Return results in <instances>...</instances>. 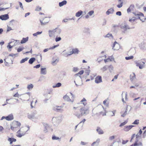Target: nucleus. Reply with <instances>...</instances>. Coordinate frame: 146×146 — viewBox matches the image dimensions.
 <instances>
[{
  "label": "nucleus",
  "mask_w": 146,
  "mask_h": 146,
  "mask_svg": "<svg viewBox=\"0 0 146 146\" xmlns=\"http://www.w3.org/2000/svg\"><path fill=\"white\" fill-rule=\"evenodd\" d=\"M133 13L135 16H143V14L141 13L135 12H133Z\"/></svg>",
  "instance_id": "nucleus-32"
},
{
  "label": "nucleus",
  "mask_w": 146,
  "mask_h": 146,
  "mask_svg": "<svg viewBox=\"0 0 146 146\" xmlns=\"http://www.w3.org/2000/svg\"><path fill=\"white\" fill-rule=\"evenodd\" d=\"M63 98L64 100L67 101L71 102H73V100H72L71 99H70V98L67 95H65L63 97Z\"/></svg>",
  "instance_id": "nucleus-20"
},
{
  "label": "nucleus",
  "mask_w": 146,
  "mask_h": 146,
  "mask_svg": "<svg viewBox=\"0 0 146 146\" xmlns=\"http://www.w3.org/2000/svg\"><path fill=\"white\" fill-rule=\"evenodd\" d=\"M142 133V131L141 129H140L138 132V133L136 135V139L137 140V138L139 137Z\"/></svg>",
  "instance_id": "nucleus-36"
},
{
  "label": "nucleus",
  "mask_w": 146,
  "mask_h": 146,
  "mask_svg": "<svg viewBox=\"0 0 146 146\" xmlns=\"http://www.w3.org/2000/svg\"><path fill=\"white\" fill-rule=\"evenodd\" d=\"M135 78V75L134 73H133L132 75H131L130 76V79L131 81H133Z\"/></svg>",
  "instance_id": "nucleus-33"
},
{
  "label": "nucleus",
  "mask_w": 146,
  "mask_h": 146,
  "mask_svg": "<svg viewBox=\"0 0 146 146\" xmlns=\"http://www.w3.org/2000/svg\"><path fill=\"white\" fill-rule=\"evenodd\" d=\"M60 138L57 137H56L55 135H53L52 137V139L54 140H60Z\"/></svg>",
  "instance_id": "nucleus-40"
},
{
  "label": "nucleus",
  "mask_w": 146,
  "mask_h": 146,
  "mask_svg": "<svg viewBox=\"0 0 146 146\" xmlns=\"http://www.w3.org/2000/svg\"><path fill=\"white\" fill-rule=\"evenodd\" d=\"M146 137V131H145V130L143 133L142 137H143V138H145Z\"/></svg>",
  "instance_id": "nucleus-62"
},
{
  "label": "nucleus",
  "mask_w": 146,
  "mask_h": 146,
  "mask_svg": "<svg viewBox=\"0 0 146 146\" xmlns=\"http://www.w3.org/2000/svg\"><path fill=\"white\" fill-rule=\"evenodd\" d=\"M95 82L96 83H99L102 82V77L100 76H97L95 78Z\"/></svg>",
  "instance_id": "nucleus-9"
},
{
  "label": "nucleus",
  "mask_w": 146,
  "mask_h": 146,
  "mask_svg": "<svg viewBox=\"0 0 146 146\" xmlns=\"http://www.w3.org/2000/svg\"><path fill=\"white\" fill-rule=\"evenodd\" d=\"M21 95H19L18 92H17L16 94L13 95V97H15L19 98V96H20Z\"/></svg>",
  "instance_id": "nucleus-55"
},
{
  "label": "nucleus",
  "mask_w": 146,
  "mask_h": 146,
  "mask_svg": "<svg viewBox=\"0 0 146 146\" xmlns=\"http://www.w3.org/2000/svg\"><path fill=\"white\" fill-rule=\"evenodd\" d=\"M14 119L13 115L12 114L9 115L8 116H6V119L7 121H11Z\"/></svg>",
  "instance_id": "nucleus-18"
},
{
  "label": "nucleus",
  "mask_w": 146,
  "mask_h": 146,
  "mask_svg": "<svg viewBox=\"0 0 146 146\" xmlns=\"http://www.w3.org/2000/svg\"><path fill=\"white\" fill-rule=\"evenodd\" d=\"M27 128L26 127H23V128H21L19 130H21V133H23V132H25V135L26 134V133L28 131V130L29 129V127L28 129L27 130Z\"/></svg>",
  "instance_id": "nucleus-23"
},
{
  "label": "nucleus",
  "mask_w": 146,
  "mask_h": 146,
  "mask_svg": "<svg viewBox=\"0 0 146 146\" xmlns=\"http://www.w3.org/2000/svg\"><path fill=\"white\" fill-rule=\"evenodd\" d=\"M134 127V125H130L128 126H124L123 128V130L126 132L128 131L131 129L133 127Z\"/></svg>",
  "instance_id": "nucleus-11"
},
{
  "label": "nucleus",
  "mask_w": 146,
  "mask_h": 146,
  "mask_svg": "<svg viewBox=\"0 0 146 146\" xmlns=\"http://www.w3.org/2000/svg\"><path fill=\"white\" fill-rule=\"evenodd\" d=\"M129 94L130 97L133 98L135 97L136 95L135 94L131 92Z\"/></svg>",
  "instance_id": "nucleus-42"
},
{
  "label": "nucleus",
  "mask_w": 146,
  "mask_h": 146,
  "mask_svg": "<svg viewBox=\"0 0 146 146\" xmlns=\"http://www.w3.org/2000/svg\"><path fill=\"white\" fill-rule=\"evenodd\" d=\"M127 122V121H125L124 122L121 123L119 125V126L120 127H122V126H123L125 125Z\"/></svg>",
  "instance_id": "nucleus-53"
},
{
  "label": "nucleus",
  "mask_w": 146,
  "mask_h": 146,
  "mask_svg": "<svg viewBox=\"0 0 146 146\" xmlns=\"http://www.w3.org/2000/svg\"><path fill=\"white\" fill-rule=\"evenodd\" d=\"M55 29V36H57L60 34L61 32V30L60 29L58 28H56Z\"/></svg>",
  "instance_id": "nucleus-16"
},
{
  "label": "nucleus",
  "mask_w": 146,
  "mask_h": 146,
  "mask_svg": "<svg viewBox=\"0 0 146 146\" xmlns=\"http://www.w3.org/2000/svg\"><path fill=\"white\" fill-rule=\"evenodd\" d=\"M100 142V139L99 138L96 141L93 142L91 144V146H98Z\"/></svg>",
  "instance_id": "nucleus-17"
},
{
  "label": "nucleus",
  "mask_w": 146,
  "mask_h": 146,
  "mask_svg": "<svg viewBox=\"0 0 146 146\" xmlns=\"http://www.w3.org/2000/svg\"><path fill=\"white\" fill-rule=\"evenodd\" d=\"M62 84L58 82L55 85H53L52 86L53 88H55L56 87H59L61 86Z\"/></svg>",
  "instance_id": "nucleus-35"
},
{
  "label": "nucleus",
  "mask_w": 146,
  "mask_h": 146,
  "mask_svg": "<svg viewBox=\"0 0 146 146\" xmlns=\"http://www.w3.org/2000/svg\"><path fill=\"white\" fill-rule=\"evenodd\" d=\"M25 135V132L21 133V130H19L17 133L16 136L19 137H21Z\"/></svg>",
  "instance_id": "nucleus-13"
},
{
  "label": "nucleus",
  "mask_w": 146,
  "mask_h": 146,
  "mask_svg": "<svg viewBox=\"0 0 146 146\" xmlns=\"http://www.w3.org/2000/svg\"><path fill=\"white\" fill-rule=\"evenodd\" d=\"M116 15H117L120 16L121 15V12L120 11H117L116 13Z\"/></svg>",
  "instance_id": "nucleus-63"
},
{
  "label": "nucleus",
  "mask_w": 146,
  "mask_h": 146,
  "mask_svg": "<svg viewBox=\"0 0 146 146\" xmlns=\"http://www.w3.org/2000/svg\"><path fill=\"white\" fill-rule=\"evenodd\" d=\"M61 110V107H60L57 106L56 107V108H54V110L56 111L60 110Z\"/></svg>",
  "instance_id": "nucleus-51"
},
{
  "label": "nucleus",
  "mask_w": 146,
  "mask_h": 146,
  "mask_svg": "<svg viewBox=\"0 0 146 146\" xmlns=\"http://www.w3.org/2000/svg\"><path fill=\"white\" fill-rule=\"evenodd\" d=\"M96 131L99 134H102L104 133L103 131L99 127H97Z\"/></svg>",
  "instance_id": "nucleus-21"
},
{
  "label": "nucleus",
  "mask_w": 146,
  "mask_h": 146,
  "mask_svg": "<svg viewBox=\"0 0 146 146\" xmlns=\"http://www.w3.org/2000/svg\"><path fill=\"white\" fill-rule=\"evenodd\" d=\"M108 68L110 72H112L113 69V66L112 65H110L109 66Z\"/></svg>",
  "instance_id": "nucleus-41"
},
{
  "label": "nucleus",
  "mask_w": 146,
  "mask_h": 146,
  "mask_svg": "<svg viewBox=\"0 0 146 146\" xmlns=\"http://www.w3.org/2000/svg\"><path fill=\"white\" fill-rule=\"evenodd\" d=\"M109 59L110 61H112L114 60V58H113V56H110L109 58Z\"/></svg>",
  "instance_id": "nucleus-58"
},
{
  "label": "nucleus",
  "mask_w": 146,
  "mask_h": 146,
  "mask_svg": "<svg viewBox=\"0 0 146 146\" xmlns=\"http://www.w3.org/2000/svg\"><path fill=\"white\" fill-rule=\"evenodd\" d=\"M33 87V85L32 84H30L27 86V89L29 90H31Z\"/></svg>",
  "instance_id": "nucleus-39"
},
{
  "label": "nucleus",
  "mask_w": 146,
  "mask_h": 146,
  "mask_svg": "<svg viewBox=\"0 0 146 146\" xmlns=\"http://www.w3.org/2000/svg\"><path fill=\"white\" fill-rule=\"evenodd\" d=\"M19 5L20 7L23 10H24L23 7L22 5V3L20 2H19Z\"/></svg>",
  "instance_id": "nucleus-57"
},
{
  "label": "nucleus",
  "mask_w": 146,
  "mask_h": 146,
  "mask_svg": "<svg viewBox=\"0 0 146 146\" xmlns=\"http://www.w3.org/2000/svg\"><path fill=\"white\" fill-rule=\"evenodd\" d=\"M94 13V11H90L88 13V14L90 16H91Z\"/></svg>",
  "instance_id": "nucleus-52"
},
{
  "label": "nucleus",
  "mask_w": 146,
  "mask_h": 146,
  "mask_svg": "<svg viewBox=\"0 0 146 146\" xmlns=\"http://www.w3.org/2000/svg\"><path fill=\"white\" fill-rule=\"evenodd\" d=\"M98 110H101L100 112L96 113V115H102V116H104L106 115V110L104 109L103 107L101 106L98 107Z\"/></svg>",
  "instance_id": "nucleus-3"
},
{
  "label": "nucleus",
  "mask_w": 146,
  "mask_h": 146,
  "mask_svg": "<svg viewBox=\"0 0 146 146\" xmlns=\"http://www.w3.org/2000/svg\"><path fill=\"white\" fill-rule=\"evenodd\" d=\"M25 49L24 48L22 47H20L19 48L17 49V51L18 52H20L21 51Z\"/></svg>",
  "instance_id": "nucleus-44"
},
{
  "label": "nucleus",
  "mask_w": 146,
  "mask_h": 146,
  "mask_svg": "<svg viewBox=\"0 0 146 146\" xmlns=\"http://www.w3.org/2000/svg\"><path fill=\"white\" fill-rule=\"evenodd\" d=\"M78 70V68L77 67H74L73 68L72 71L74 72H76Z\"/></svg>",
  "instance_id": "nucleus-60"
},
{
  "label": "nucleus",
  "mask_w": 146,
  "mask_h": 146,
  "mask_svg": "<svg viewBox=\"0 0 146 146\" xmlns=\"http://www.w3.org/2000/svg\"><path fill=\"white\" fill-rule=\"evenodd\" d=\"M44 21L41 20H40V22L41 25H44L47 23L49 21V20L46 17L45 18L43 19Z\"/></svg>",
  "instance_id": "nucleus-8"
},
{
  "label": "nucleus",
  "mask_w": 146,
  "mask_h": 146,
  "mask_svg": "<svg viewBox=\"0 0 146 146\" xmlns=\"http://www.w3.org/2000/svg\"><path fill=\"white\" fill-rule=\"evenodd\" d=\"M67 3V1L66 0H64L61 2H59V5L60 7H61L64 5H65Z\"/></svg>",
  "instance_id": "nucleus-27"
},
{
  "label": "nucleus",
  "mask_w": 146,
  "mask_h": 146,
  "mask_svg": "<svg viewBox=\"0 0 146 146\" xmlns=\"http://www.w3.org/2000/svg\"><path fill=\"white\" fill-rule=\"evenodd\" d=\"M128 108L130 109V110L131 109V107L130 106H127L126 108V110H125V112L123 114H121V116L124 117L126 115V114H127V111H128L127 110V109Z\"/></svg>",
  "instance_id": "nucleus-26"
},
{
  "label": "nucleus",
  "mask_w": 146,
  "mask_h": 146,
  "mask_svg": "<svg viewBox=\"0 0 146 146\" xmlns=\"http://www.w3.org/2000/svg\"><path fill=\"white\" fill-rule=\"evenodd\" d=\"M61 40V38L60 37H58L56 36L55 38V41L56 42H57L60 40Z\"/></svg>",
  "instance_id": "nucleus-48"
},
{
  "label": "nucleus",
  "mask_w": 146,
  "mask_h": 146,
  "mask_svg": "<svg viewBox=\"0 0 146 146\" xmlns=\"http://www.w3.org/2000/svg\"><path fill=\"white\" fill-rule=\"evenodd\" d=\"M105 37L108 38L110 39H113V36H112V35L110 33H108V34L106 35L105 36Z\"/></svg>",
  "instance_id": "nucleus-31"
},
{
  "label": "nucleus",
  "mask_w": 146,
  "mask_h": 146,
  "mask_svg": "<svg viewBox=\"0 0 146 146\" xmlns=\"http://www.w3.org/2000/svg\"><path fill=\"white\" fill-rule=\"evenodd\" d=\"M120 46L119 44L116 41H115L113 44L112 48L114 50H118Z\"/></svg>",
  "instance_id": "nucleus-7"
},
{
  "label": "nucleus",
  "mask_w": 146,
  "mask_h": 146,
  "mask_svg": "<svg viewBox=\"0 0 146 146\" xmlns=\"http://www.w3.org/2000/svg\"><path fill=\"white\" fill-rule=\"evenodd\" d=\"M134 7V6L133 5H131L129 7L127 10V11L128 13L130 12L131 9H133Z\"/></svg>",
  "instance_id": "nucleus-34"
},
{
  "label": "nucleus",
  "mask_w": 146,
  "mask_h": 146,
  "mask_svg": "<svg viewBox=\"0 0 146 146\" xmlns=\"http://www.w3.org/2000/svg\"><path fill=\"white\" fill-rule=\"evenodd\" d=\"M52 121L54 125L58 124L61 121V118L60 117H54L52 119Z\"/></svg>",
  "instance_id": "nucleus-4"
},
{
  "label": "nucleus",
  "mask_w": 146,
  "mask_h": 146,
  "mask_svg": "<svg viewBox=\"0 0 146 146\" xmlns=\"http://www.w3.org/2000/svg\"><path fill=\"white\" fill-rule=\"evenodd\" d=\"M8 140L10 142V144H12L13 142H15L16 141V139L13 138H8Z\"/></svg>",
  "instance_id": "nucleus-29"
},
{
  "label": "nucleus",
  "mask_w": 146,
  "mask_h": 146,
  "mask_svg": "<svg viewBox=\"0 0 146 146\" xmlns=\"http://www.w3.org/2000/svg\"><path fill=\"white\" fill-rule=\"evenodd\" d=\"M55 29H54L48 31L49 35L50 37H52L54 36H55Z\"/></svg>",
  "instance_id": "nucleus-10"
},
{
  "label": "nucleus",
  "mask_w": 146,
  "mask_h": 146,
  "mask_svg": "<svg viewBox=\"0 0 146 146\" xmlns=\"http://www.w3.org/2000/svg\"><path fill=\"white\" fill-rule=\"evenodd\" d=\"M102 57H103V56H100L98 58L97 60L99 63L103 60V59L102 58Z\"/></svg>",
  "instance_id": "nucleus-54"
},
{
  "label": "nucleus",
  "mask_w": 146,
  "mask_h": 146,
  "mask_svg": "<svg viewBox=\"0 0 146 146\" xmlns=\"http://www.w3.org/2000/svg\"><path fill=\"white\" fill-rule=\"evenodd\" d=\"M82 13L83 11L80 10L76 13L75 16L76 17H79L82 14Z\"/></svg>",
  "instance_id": "nucleus-30"
},
{
  "label": "nucleus",
  "mask_w": 146,
  "mask_h": 146,
  "mask_svg": "<svg viewBox=\"0 0 146 146\" xmlns=\"http://www.w3.org/2000/svg\"><path fill=\"white\" fill-rule=\"evenodd\" d=\"M44 129L43 131L45 133L47 132L50 129L49 126L47 124H44Z\"/></svg>",
  "instance_id": "nucleus-12"
},
{
  "label": "nucleus",
  "mask_w": 146,
  "mask_h": 146,
  "mask_svg": "<svg viewBox=\"0 0 146 146\" xmlns=\"http://www.w3.org/2000/svg\"><path fill=\"white\" fill-rule=\"evenodd\" d=\"M108 68L107 66H105L101 69L103 71H104L106 70Z\"/></svg>",
  "instance_id": "nucleus-45"
},
{
  "label": "nucleus",
  "mask_w": 146,
  "mask_h": 146,
  "mask_svg": "<svg viewBox=\"0 0 146 146\" xmlns=\"http://www.w3.org/2000/svg\"><path fill=\"white\" fill-rule=\"evenodd\" d=\"M114 11V9L113 8H111L108 9L106 12V13L107 15H108L110 14H112L113 13Z\"/></svg>",
  "instance_id": "nucleus-15"
},
{
  "label": "nucleus",
  "mask_w": 146,
  "mask_h": 146,
  "mask_svg": "<svg viewBox=\"0 0 146 146\" xmlns=\"http://www.w3.org/2000/svg\"><path fill=\"white\" fill-rule=\"evenodd\" d=\"M118 2L119 3L117 5V7L119 8H120L123 6V2L121 0H118Z\"/></svg>",
  "instance_id": "nucleus-28"
},
{
  "label": "nucleus",
  "mask_w": 146,
  "mask_h": 146,
  "mask_svg": "<svg viewBox=\"0 0 146 146\" xmlns=\"http://www.w3.org/2000/svg\"><path fill=\"white\" fill-rule=\"evenodd\" d=\"M41 10V7H40L38 6H37L36 7V9H35V10L36 11H40V10Z\"/></svg>",
  "instance_id": "nucleus-50"
},
{
  "label": "nucleus",
  "mask_w": 146,
  "mask_h": 146,
  "mask_svg": "<svg viewBox=\"0 0 146 146\" xmlns=\"http://www.w3.org/2000/svg\"><path fill=\"white\" fill-rule=\"evenodd\" d=\"M40 74L43 75H45L46 74V68H41Z\"/></svg>",
  "instance_id": "nucleus-24"
},
{
  "label": "nucleus",
  "mask_w": 146,
  "mask_h": 146,
  "mask_svg": "<svg viewBox=\"0 0 146 146\" xmlns=\"http://www.w3.org/2000/svg\"><path fill=\"white\" fill-rule=\"evenodd\" d=\"M90 72V70H86L85 73H86L87 76H88Z\"/></svg>",
  "instance_id": "nucleus-61"
},
{
  "label": "nucleus",
  "mask_w": 146,
  "mask_h": 146,
  "mask_svg": "<svg viewBox=\"0 0 146 146\" xmlns=\"http://www.w3.org/2000/svg\"><path fill=\"white\" fill-rule=\"evenodd\" d=\"M120 28L121 29L122 32L125 33L127 30L130 29L131 28L127 23H123L120 26Z\"/></svg>",
  "instance_id": "nucleus-2"
},
{
  "label": "nucleus",
  "mask_w": 146,
  "mask_h": 146,
  "mask_svg": "<svg viewBox=\"0 0 146 146\" xmlns=\"http://www.w3.org/2000/svg\"><path fill=\"white\" fill-rule=\"evenodd\" d=\"M65 51V50H64L63 51V52L64 53H63L62 55H63V56L65 57H67L69 56L67 52H64Z\"/></svg>",
  "instance_id": "nucleus-47"
},
{
  "label": "nucleus",
  "mask_w": 146,
  "mask_h": 146,
  "mask_svg": "<svg viewBox=\"0 0 146 146\" xmlns=\"http://www.w3.org/2000/svg\"><path fill=\"white\" fill-rule=\"evenodd\" d=\"M136 19L135 17H133L131 19H130L129 20V21L130 22H131L132 21H135V20Z\"/></svg>",
  "instance_id": "nucleus-59"
},
{
  "label": "nucleus",
  "mask_w": 146,
  "mask_h": 146,
  "mask_svg": "<svg viewBox=\"0 0 146 146\" xmlns=\"http://www.w3.org/2000/svg\"><path fill=\"white\" fill-rule=\"evenodd\" d=\"M59 46V44H58V45H54V46H52V47L50 48V49H53L58 46Z\"/></svg>",
  "instance_id": "nucleus-56"
},
{
  "label": "nucleus",
  "mask_w": 146,
  "mask_h": 146,
  "mask_svg": "<svg viewBox=\"0 0 146 146\" xmlns=\"http://www.w3.org/2000/svg\"><path fill=\"white\" fill-rule=\"evenodd\" d=\"M35 58H32L30 59L29 62L30 64H32L35 61Z\"/></svg>",
  "instance_id": "nucleus-37"
},
{
  "label": "nucleus",
  "mask_w": 146,
  "mask_h": 146,
  "mask_svg": "<svg viewBox=\"0 0 146 146\" xmlns=\"http://www.w3.org/2000/svg\"><path fill=\"white\" fill-rule=\"evenodd\" d=\"M12 30V29L11 27L7 26V32H9V31Z\"/></svg>",
  "instance_id": "nucleus-64"
},
{
  "label": "nucleus",
  "mask_w": 146,
  "mask_h": 146,
  "mask_svg": "<svg viewBox=\"0 0 146 146\" xmlns=\"http://www.w3.org/2000/svg\"><path fill=\"white\" fill-rule=\"evenodd\" d=\"M133 58V56H131L129 57H125V59L126 60H129L131 59H132Z\"/></svg>",
  "instance_id": "nucleus-49"
},
{
  "label": "nucleus",
  "mask_w": 146,
  "mask_h": 146,
  "mask_svg": "<svg viewBox=\"0 0 146 146\" xmlns=\"http://www.w3.org/2000/svg\"><path fill=\"white\" fill-rule=\"evenodd\" d=\"M89 113V110L85 109L84 107L80 108L77 107H74L73 108V114L78 118H80L83 115H87Z\"/></svg>",
  "instance_id": "nucleus-1"
},
{
  "label": "nucleus",
  "mask_w": 146,
  "mask_h": 146,
  "mask_svg": "<svg viewBox=\"0 0 146 146\" xmlns=\"http://www.w3.org/2000/svg\"><path fill=\"white\" fill-rule=\"evenodd\" d=\"M9 18L8 14H6L1 15V19L2 20H6Z\"/></svg>",
  "instance_id": "nucleus-14"
},
{
  "label": "nucleus",
  "mask_w": 146,
  "mask_h": 146,
  "mask_svg": "<svg viewBox=\"0 0 146 146\" xmlns=\"http://www.w3.org/2000/svg\"><path fill=\"white\" fill-rule=\"evenodd\" d=\"M72 51L73 54H78L79 50L77 48H74L72 50Z\"/></svg>",
  "instance_id": "nucleus-38"
},
{
  "label": "nucleus",
  "mask_w": 146,
  "mask_h": 146,
  "mask_svg": "<svg viewBox=\"0 0 146 146\" xmlns=\"http://www.w3.org/2000/svg\"><path fill=\"white\" fill-rule=\"evenodd\" d=\"M139 123V120L138 119L135 120L134 122L132 123L133 124L138 125Z\"/></svg>",
  "instance_id": "nucleus-46"
},
{
  "label": "nucleus",
  "mask_w": 146,
  "mask_h": 146,
  "mask_svg": "<svg viewBox=\"0 0 146 146\" xmlns=\"http://www.w3.org/2000/svg\"><path fill=\"white\" fill-rule=\"evenodd\" d=\"M28 37H27L25 38H23L21 41V44H23L26 43L27 41H28Z\"/></svg>",
  "instance_id": "nucleus-25"
},
{
  "label": "nucleus",
  "mask_w": 146,
  "mask_h": 146,
  "mask_svg": "<svg viewBox=\"0 0 146 146\" xmlns=\"http://www.w3.org/2000/svg\"><path fill=\"white\" fill-rule=\"evenodd\" d=\"M136 66H138L140 69H143L144 67V66L142 64L141 62H137L136 63Z\"/></svg>",
  "instance_id": "nucleus-19"
},
{
  "label": "nucleus",
  "mask_w": 146,
  "mask_h": 146,
  "mask_svg": "<svg viewBox=\"0 0 146 146\" xmlns=\"http://www.w3.org/2000/svg\"><path fill=\"white\" fill-rule=\"evenodd\" d=\"M28 59V58L26 57L25 58L23 59L20 62V63L21 64L27 61Z\"/></svg>",
  "instance_id": "nucleus-43"
},
{
  "label": "nucleus",
  "mask_w": 146,
  "mask_h": 146,
  "mask_svg": "<svg viewBox=\"0 0 146 146\" xmlns=\"http://www.w3.org/2000/svg\"><path fill=\"white\" fill-rule=\"evenodd\" d=\"M58 58H53L52 62V64L54 65H55L58 62Z\"/></svg>",
  "instance_id": "nucleus-22"
},
{
  "label": "nucleus",
  "mask_w": 146,
  "mask_h": 146,
  "mask_svg": "<svg viewBox=\"0 0 146 146\" xmlns=\"http://www.w3.org/2000/svg\"><path fill=\"white\" fill-rule=\"evenodd\" d=\"M28 117L30 119H38V117L36 115V112L35 111V112L32 113L31 114L29 115Z\"/></svg>",
  "instance_id": "nucleus-6"
},
{
  "label": "nucleus",
  "mask_w": 146,
  "mask_h": 146,
  "mask_svg": "<svg viewBox=\"0 0 146 146\" xmlns=\"http://www.w3.org/2000/svg\"><path fill=\"white\" fill-rule=\"evenodd\" d=\"M13 125L11 126V129L13 130H15L18 127L20 126L21 125V123L17 121L13 122Z\"/></svg>",
  "instance_id": "nucleus-5"
}]
</instances>
